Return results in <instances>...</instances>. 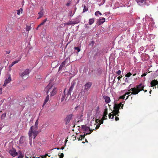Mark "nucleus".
<instances>
[{
  "mask_svg": "<svg viewBox=\"0 0 158 158\" xmlns=\"http://www.w3.org/2000/svg\"><path fill=\"white\" fill-rule=\"evenodd\" d=\"M45 91L48 94L50 93V96H53L56 93V88L53 87V85L51 83H49L45 88Z\"/></svg>",
  "mask_w": 158,
  "mask_h": 158,
  "instance_id": "f03ea898",
  "label": "nucleus"
},
{
  "mask_svg": "<svg viewBox=\"0 0 158 158\" xmlns=\"http://www.w3.org/2000/svg\"><path fill=\"white\" fill-rule=\"evenodd\" d=\"M20 59H21V58H20V59L19 60H17L13 62L14 63V64H15L17 63L20 60Z\"/></svg>",
  "mask_w": 158,
  "mask_h": 158,
  "instance_id": "58836bf2",
  "label": "nucleus"
},
{
  "mask_svg": "<svg viewBox=\"0 0 158 158\" xmlns=\"http://www.w3.org/2000/svg\"><path fill=\"white\" fill-rule=\"evenodd\" d=\"M85 135L84 134V135H81V136L79 137L77 139H78V140H82V139H84L85 137Z\"/></svg>",
  "mask_w": 158,
  "mask_h": 158,
  "instance_id": "aec40b11",
  "label": "nucleus"
},
{
  "mask_svg": "<svg viewBox=\"0 0 158 158\" xmlns=\"http://www.w3.org/2000/svg\"><path fill=\"white\" fill-rule=\"evenodd\" d=\"M125 94H124V95H123V96H121L120 98H121V99H124L125 98Z\"/></svg>",
  "mask_w": 158,
  "mask_h": 158,
  "instance_id": "a18cd8bd",
  "label": "nucleus"
},
{
  "mask_svg": "<svg viewBox=\"0 0 158 158\" xmlns=\"http://www.w3.org/2000/svg\"><path fill=\"white\" fill-rule=\"evenodd\" d=\"M19 155L18 156V158H22L23 157V154H22L20 151H19Z\"/></svg>",
  "mask_w": 158,
  "mask_h": 158,
  "instance_id": "b1692460",
  "label": "nucleus"
},
{
  "mask_svg": "<svg viewBox=\"0 0 158 158\" xmlns=\"http://www.w3.org/2000/svg\"><path fill=\"white\" fill-rule=\"evenodd\" d=\"M42 25H41V23H40V24H39V25L38 26V27H37V29H38V27H40L41 26H42Z\"/></svg>",
  "mask_w": 158,
  "mask_h": 158,
  "instance_id": "6e6d98bb",
  "label": "nucleus"
},
{
  "mask_svg": "<svg viewBox=\"0 0 158 158\" xmlns=\"http://www.w3.org/2000/svg\"><path fill=\"white\" fill-rule=\"evenodd\" d=\"M77 107H78V106H76V107L75 108V109H77Z\"/></svg>",
  "mask_w": 158,
  "mask_h": 158,
  "instance_id": "774afa93",
  "label": "nucleus"
},
{
  "mask_svg": "<svg viewBox=\"0 0 158 158\" xmlns=\"http://www.w3.org/2000/svg\"><path fill=\"white\" fill-rule=\"evenodd\" d=\"M74 49L77 51L78 52H79L81 51L80 48L78 47H75Z\"/></svg>",
  "mask_w": 158,
  "mask_h": 158,
  "instance_id": "f704fd0d",
  "label": "nucleus"
},
{
  "mask_svg": "<svg viewBox=\"0 0 158 158\" xmlns=\"http://www.w3.org/2000/svg\"><path fill=\"white\" fill-rule=\"evenodd\" d=\"M67 60V59H66L60 65L63 67L65 65V64L66 63Z\"/></svg>",
  "mask_w": 158,
  "mask_h": 158,
  "instance_id": "393cba45",
  "label": "nucleus"
},
{
  "mask_svg": "<svg viewBox=\"0 0 158 158\" xmlns=\"http://www.w3.org/2000/svg\"><path fill=\"white\" fill-rule=\"evenodd\" d=\"M2 93V89L1 88H0V94H1Z\"/></svg>",
  "mask_w": 158,
  "mask_h": 158,
  "instance_id": "3c124183",
  "label": "nucleus"
},
{
  "mask_svg": "<svg viewBox=\"0 0 158 158\" xmlns=\"http://www.w3.org/2000/svg\"><path fill=\"white\" fill-rule=\"evenodd\" d=\"M6 116V113L3 114L1 116V118L2 119H4V118H5V117Z\"/></svg>",
  "mask_w": 158,
  "mask_h": 158,
  "instance_id": "a878e982",
  "label": "nucleus"
},
{
  "mask_svg": "<svg viewBox=\"0 0 158 158\" xmlns=\"http://www.w3.org/2000/svg\"><path fill=\"white\" fill-rule=\"evenodd\" d=\"M9 153L10 155L13 157H15L18 155V153L16 152V150L14 148L10 150Z\"/></svg>",
  "mask_w": 158,
  "mask_h": 158,
  "instance_id": "1a4fd4ad",
  "label": "nucleus"
},
{
  "mask_svg": "<svg viewBox=\"0 0 158 158\" xmlns=\"http://www.w3.org/2000/svg\"><path fill=\"white\" fill-rule=\"evenodd\" d=\"M143 91H144L145 92H146L147 91V90H144Z\"/></svg>",
  "mask_w": 158,
  "mask_h": 158,
  "instance_id": "338daca9",
  "label": "nucleus"
},
{
  "mask_svg": "<svg viewBox=\"0 0 158 158\" xmlns=\"http://www.w3.org/2000/svg\"><path fill=\"white\" fill-rule=\"evenodd\" d=\"M122 77V76H119V77H118V81L120 80V79Z\"/></svg>",
  "mask_w": 158,
  "mask_h": 158,
  "instance_id": "c03bdc74",
  "label": "nucleus"
},
{
  "mask_svg": "<svg viewBox=\"0 0 158 158\" xmlns=\"http://www.w3.org/2000/svg\"><path fill=\"white\" fill-rule=\"evenodd\" d=\"M100 125V124H97L96 126L95 129H98Z\"/></svg>",
  "mask_w": 158,
  "mask_h": 158,
  "instance_id": "ea45409f",
  "label": "nucleus"
},
{
  "mask_svg": "<svg viewBox=\"0 0 158 158\" xmlns=\"http://www.w3.org/2000/svg\"><path fill=\"white\" fill-rule=\"evenodd\" d=\"M38 120H37L35 123V125L31 126L30 128V130L28 132L29 139H32V134H33L34 139L38 134V131L37 130L38 129L37 125L38 124Z\"/></svg>",
  "mask_w": 158,
  "mask_h": 158,
  "instance_id": "f257e3e1",
  "label": "nucleus"
},
{
  "mask_svg": "<svg viewBox=\"0 0 158 158\" xmlns=\"http://www.w3.org/2000/svg\"><path fill=\"white\" fill-rule=\"evenodd\" d=\"M99 120L98 119H97L96 120V122L97 123L98 122H99Z\"/></svg>",
  "mask_w": 158,
  "mask_h": 158,
  "instance_id": "8fccbe9b",
  "label": "nucleus"
},
{
  "mask_svg": "<svg viewBox=\"0 0 158 158\" xmlns=\"http://www.w3.org/2000/svg\"><path fill=\"white\" fill-rule=\"evenodd\" d=\"M38 14L39 15V16L37 18V19H39L40 18H41V17H42L43 15V12L42 11V10H41L38 13Z\"/></svg>",
  "mask_w": 158,
  "mask_h": 158,
  "instance_id": "dca6fc26",
  "label": "nucleus"
},
{
  "mask_svg": "<svg viewBox=\"0 0 158 158\" xmlns=\"http://www.w3.org/2000/svg\"><path fill=\"white\" fill-rule=\"evenodd\" d=\"M54 149H57V150L60 149L59 148H53L51 150H54Z\"/></svg>",
  "mask_w": 158,
  "mask_h": 158,
  "instance_id": "603ef678",
  "label": "nucleus"
},
{
  "mask_svg": "<svg viewBox=\"0 0 158 158\" xmlns=\"http://www.w3.org/2000/svg\"><path fill=\"white\" fill-rule=\"evenodd\" d=\"M17 14L18 15H20V13H22L23 11V9L21 8L19 10H17Z\"/></svg>",
  "mask_w": 158,
  "mask_h": 158,
  "instance_id": "412c9836",
  "label": "nucleus"
},
{
  "mask_svg": "<svg viewBox=\"0 0 158 158\" xmlns=\"http://www.w3.org/2000/svg\"><path fill=\"white\" fill-rule=\"evenodd\" d=\"M29 69H27L23 72L20 73L19 76L23 78V79H27L28 77V74L29 73Z\"/></svg>",
  "mask_w": 158,
  "mask_h": 158,
  "instance_id": "423d86ee",
  "label": "nucleus"
},
{
  "mask_svg": "<svg viewBox=\"0 0 158 158\" xmlns=\"http://www.w3.org/2000/svg\"><path fill=\"white\" fill-rule=\"evenodd\" d=\"M22 139V138H20V140H19V141H20V142L21 141V139Z\"/></svg>",
  "mask_w": 158,
  "mask_h": 158,
  "instance_id": "69168bd1",
  "label": "nucleus"
},
{
  "mask_svg": "<svg viewBox=\"0 0 158 158\" xmlns=\"http://www.w3.org/2000/svg\"><path fill=\"white\" fill-rule=\"evenodd\" d=\"M49 96L48 95L46 97V99H45V101H44V104H45L46 102H47L49 100Z\"/></svg>",
  "mask_w": 158,
  "mask_h": 158,
  "instance_id": "6ab92c4d",
  "label": "nucleus"
},
{
  "mask_svg": "<svg viewBox=\"0 0 158 158\" xmlns=\"http://www.w3.org/2000/svg\"><path fill=\"white\" fill-rule=\"evenodd\" d=\"M105 21V19L104 18H102L101 19H100L99 21V23L100 24H102Z\"/></svg>",
  "mask_w": 158,
  "mask_h": 158,
  "instance_id": "f3484780",
  "label": "nucleus"
},
{
  "mask_svg": "<svg viewBox=\"0 0 158 158\" xmlns=\"http://www.w3.org/2000/svg\"><path fill=\"white\" fill-rule=\"evenodd\" d=\"M30 139V140H31V141H30V144L31 145V140H32V139Z\"/></svg>",
  "mask_w": 158,
  "mask_h": 158,
  "instance_id": "e2e57ef3",
  "label": "nucleus"
},
{
  "mask_svg": "<svg viewBox=\"0 0 158 158\" xmlns=\"http://www.w3.org/2000/svg\"><path fill=\"white\" fill-rule=\"evenodd\" d=\"M108 109L107 108H106L104 111V112H103V115H107L108 114Z\"/></svg>",
  "mask_w": 158,
  "mask_h": 158,
  "instance_id": "5701e85b",
  "label": "nucleus"
},
{
  "mask_svg": "<svg viewBox=\"0 0 158 158\" xmlns=\"http://www.w3.org/2000/svg\"><path fill=\"white\" fill-rule=\"evenodd\" d=\"M149 73V72H147L146 73H143V74L141 75V77H143L144 76H146L147 75V73Z\"/></svg>",
  "mask_w": 158,
  "mask_h": 158,
  "instance_id": "37998d69",
  "label": "nucleus"
},
{
  "mask_svg": "<svg viewBox=\"0 0 158 158\" xmlns=\"http://www.w3.org/2000/svg\"><path fill=\"white\" fill-rule=\"evenodd\" d=\"M10 52V51H7L6 52V54H9Z\"/></svg>",
  "mask_w": 158,
  "mask_h": 158,
  "instance_id": "864d4df0",
  "label": "nucleus"
},
{
  "mask_svg": "<svg viewBox=\"0 0 158 158\" xmlns=\"http://www.w3.org/2000/svg\"><path fill=\"white\" fill-rule=\"evenodd\" d=\"M63 67L60 65L59 68V70H61L62 69Z\"/></svg>",
  "mask_w": 158,
  "mask_h": 158,
  "instance_id": "09e8293b",
  "label": "nucleus"
},
{
  "mask_svg": "<svg viewBox=\"0 0 158 158\" xmlns=\"http://www.w3.org/2000/svg\"><path fill=\"white\" fill-rule=\"evenodd\" d=\"M123 106V104H122V102H120L119 104H114V110L112 112V113H115L117 114H118V113H119L120 112L119 111V110L120 109L121 107V108L122 109Z\"/></svg>",
  "mask_w": 158,
  "mask_h": 158,
  "instance_id": "20e7f679",
  "label": "nucleus"
},
{
  "mask_svg": "<svg viewBox=\"0 0 158 158\" xmlns=\"http://www.w3.org/2000/svg\"><path fill=\"white\" fill-rule=\"evenodd\" d=\"M102 118L104 119V120L106 119H107V115H104L103 114Z\"/></svg>",
  "mask_w": 158,
  "mask_h": 158,
  "instance_id": "4c0bfd02",
  "label": "nucleus"
},
{
  "mask_svg": "<svg viewBox=\"0 0 158 158\" xmlns=\"http://www.w3.org/2000/svg\"><path fill=\"white\" fill-rule=\"evenodd\" d=\"M11 80V77H10V75L8 77V79H6L5 80V81L3 85L4 86H6V85L10 82V81Z\"/></svg>",
  "mask_w": 158,
  "mask_h": 158,
  "instance_id": "4468645a",
  "label": "nucleus"
},
{
  "mask_svg": "<svg viewBox=\"0 0 158 158\" xmlns=\"http://www.w3.org/2000/svg\"><path fill=\"white\" fill-rule=\"evenodd\" d=\"M113 113V114L112 116V118H114V116H116L117 115V116H119V113H118V114H117L115 113Z\"/></svg>",
  "mask_w": 158,
  "mask_h": 158,
  "instance_id": "7c9ffc66",
  "label": "nucleus"
},
{
  "mask_svg": "<svg viewBox=\"0 0 158 158\" xmlns=\"http://www.w3.org/2000/svg\"><path fill=\"white\" fill-rule=\"evenodd\" d=\"M115 120L116 121H117L118 120H119V118L118 117L116 116L115 117Z\"/></svg>",
  "mask_w": 158,
  "mask_h": 158,
  "instance_id": "49530a36",
  "label": "nucleus"
},
{
  "mask_svg": "<svg viewBox=\"0 0 158 158\" xmlns=\"http://www.w3.org/2000/svg\"><path fill=\"white\" fill-rule=\"evenodd\" d=\"M31 27L30 26H27L26 27V30L28 32L30 30Z\"/></svg>",
  "mask_w": 158,
  "mask_h": 158,
  "instance_id": "72a5a7b5",
  "label": "nucleus"
},
{
  "mask_svg": "<svg viewBox=\"0 0 158 158\" xmlns=\"http://www.w3.org/2000/svg\"><path fill=\"white\" fill-rule=\"evenodd\" d=\"M60 154V153H59V154H58V155L60 156V158H63V157H64V154L63 153H60V155H59Z\"/></svg>",
  "mask_w": 158,
  "mask_h": 158,
  "instance_id": "c9c22d12",
  "label": "nucleus"
},
{
  "mask_svg": "<svg viewBox=\"0 0 158 158\" xmlns=\"http://www.w3.org/2000/svg\"><path fill=\"white\" fill-rule=\"evenodd\" d=\"M76 84V83L75 82H72L71 84V85L67 93V96H71V94L72 91L74 86Z\"/></svg>",
  "mask_w": 158,
  "mask_h": 158,
  "instance_id": "6e6552de",
  "label": "nucleus"
},
{
  "mask_svg": "<svg viewBox=\"0 0 158 158\" xmlns=\"http://www.w3.org/2000/svg\"><path fill=\"white\" fill-rule=\"evenodd\" d=\"M113 114L112 113V112L110 113L109 114V118L110 119H112L113 118H112V116Z\"/></svg>",
  "mask_w": 158,
  "mask_h": 158,
  "instance_id": "c85d7f7f",
  "label": "nucleus"
},
{
  "mask_svg": "<svg viewBox=\"0 0 158 158\" xmlns=\"http://www.w3.org/2000/svg\"><path fill=\"white\" fill-rule=\"evenodd\" d=\"M67 6H69V5H70V3H67L66 5Z\"/></svg>",
  "mask_w": 158,
  "mask_h": 158,
  "instance_id": "bf43d9fd",
  "label": "nucleus"
},
{
  "mask_svg": "<svg viewBox=\"0 0 158 158\" xmlns=\"http://www.w3.org/2000/svg\"><path fill=\"white\" fill-rule=\"evenodd\" d=\"M77 23L75 21H69L66 23H64V25H66L67 26L70 25H74L76 23Z\"/></svg>",
  "mask_w": 158,
  "mask_h": 158,
  "instance_id": "2eb2a0df",
  "label": "nucleus"
},
{
  "mask_svg": "<svg viewBox=\"0 0 158 158\" xmlns=\"http://www.w3.org/2000/svg\"><path fill=\"white\" fill-rule=\"evenodd\" d=\"M144 86L142 85V83L140 84L139 85L136 86V88L138 90H140V91L142 90H144L143 88Z\"/></svg>",
  "mask_w": 158,
  "mask_h": 158,
  "instance_id": "ddd939ff",
  "label": "nucleus"
},
{
  "mask_svg": "<svg viewBox=\"0 0 158 158\" xmlns=\"http://www.w3.org/2000/svg\"><path fill=\"white\" fill-rule=\"evenodd\" d=\"M92 83L90 82H88L86 83L83 86L84 89H82L80 94L81 95L84 96L85 94L87 95L89 94L88 91L92 85Z\"/></svg>",
  "mask_w": 158,
  "mask_h": 158,
  "instance_id": "7ed1b4c3",
  "label": "nucleus"
},
{
  "mask_svg": "<svg viewBox=\"0 0 158 158\" xmlns=\"http://www.w3.org/2000/svg\"><path fill=\"white\" fill-rule=\"evenodd\" d=\"M45 156V155L42 156H41L42 158H45L46 157V156Z\"/></svg>",
  "mask_w": 158,
  "mask_h": 158,
  "instance_id": "5fc2aeb1",
  "label": "nucleus"
},
{
  "mask_svg": "<svg viewBox=\"0 0 158 158\" xmlns=\"http://www.w3.org/2000/svg\"><path fill=\"white\" fill-rule=\"evenodd\" d=\"M88 10V7L86 6H85V5L84 6V9H83V12H86V11H87Z\"/></svg>",
  "mask_w": 158,
  "mask_h": 158,
  "instance_id": "4be33fe9",
  "label": "nucleus"
},
{
  "mask_svg": "<svg viewBox=\"0 0 158 158\" xmlns=\"http://www.w3.org/2000/svg\"><path fill=\"white\" fill-rule=\"evenodd\" d=\"M82 128L85 131L84 133L85 135L90 134L93 131L94 129H91L89 127L85 125H83L81 126Z\"/></svg>",
  "mask_w": 158,
  "mask_h": 158,
  "instance_id": "39448f33",
  "label": "nucleus"
},
{
  "mask_svg": "<svg viewBox=\"0 0 158 158\" xmlns=\"http://www.w3.org/2000/svg\"><path fill=\"white\" fill-rule=\"evenodd\" d=\"M69 15L70 16L72 17V16H73V15L74 14V13H73L72 11H70L69 12Z\"/></svg>",
  "mask_w": 158,
  "mask_h": 158,
  "instance_id": "e433bc0d",
  "label": "nucleus"
},
{
  "mask_svg": "<svg viewBox=\"0 0 158 158\" xmlns=\"http://www.w3.org/2000/svg\"><path fill=\"white\" fill-rule=\"evenodd\" d=\"M131 96V95H128L127 96V98H126V99H127L128 97H129V96Z\"/></svg>",
  "mask_w": 158,
  "mask_h": 158,
  "instance_id": "052dcab7",
  "label": "nucleus"
},
{
  "mask_svg": "<svg viewBox=\"0 0 158 158\" xmlns=\"http://www.w3.org/2000/svg\"><path fill=\"white\" fill-rule=\"evenodd\" d=\"M121 71L120 70H118L116 72V74L118 75H119L121 74Z\"/></svg>",
  "mask_w": 158,
  "mask_h": 158,
  "instance_id": "79ce46f5",
  "label": "nucleus"
},
{
  "mask_svg": "<svg viewBox=\"0 0 158 158\" xmlns=\"http://www.w3.org/2000/svg\"><path fill=\"white\" fill-rule=\"evenodd\" d=\"M15 64H14V63L12 62L11 63V64L10 65V67H12V66H13Z\"/></svg>",
  "mask_w": 158,
  "mask_h": 158,
  "instance_id": "de8ad7c7",
  "label": "nucleus"
},
{
  "mask_svg": "<svg viewBox=\"0 0 158 158\" xmlns=\"http://www.w3.org/2000/svg\"><path fill=\"white\" fill-rule=\"evenodd\" d=\"M103 98L105 100V102L107 103H109L110 102V98L107 96L104 95Z\"/></svg>",
  "mask_w": 158,
  "mask_h": 158,
  "instance_id": "f8f14e48",
  "label": "nucleus"
},
{
  "mask_svg": "<svg viewBox=\"0 0 158 158\" xmlns=\"http://www.w3.org/2000/svg\"><path fill=\"white\" fill-rule=\"evenodd\" d=\"M131 90L132 91L131 94H137L140 91V90H138L136 87L132 88Z\"/></svg>",
  "mask_w": 158,
  "mask_h": 158,
  "instance_id": "9d476101",
  "label": "nucleus"
},
{
  "mask_svg": "<svg viewBox=\"0 0 158 158\" xmlns=\"http://www.w3.org/2000/svg\"><path fill=\"white\" fill-rule=\"evenodd\" d=\"M73 115V114H70L67 115L64 121L66 125H68L71 119H72Z\"/></svg>",
  "mask_w": 158,
  "mask_h": 158,
  "instance_id": "0eeeda50",
  "label": "nucleus"
},
{
  "mask_svg": "<svg viewBox=\"0 0 158 158\" xmlns=\"http://www.w3.org/2000/svg\"><path fill=\"white\" fill-rule=\"evenodd\" d=\"M47 19H44L43 21L41 23V25H44L45 23L47 21Z\"/></svg>",
  "mask_w": 158,
  "mask_h": 158,
  "instance_id": "2f4dec72",
  "label": "nucleus"
},
{
  "mask_svg": "<svg viewBox=\"0 0 158 158\" xmlns=\"http://www.w3.org/2000/svg\"><path fill=\"white\" fill-rule=\"evenodd\" d=\"M131 90V89L129 90V92L125 93V95H129L131 93V92L130 91Z\"/></svg>",
  "mask_w": 158,
  "mask_h": 158,
  "instance_id": "a19ab883",
  "label": "nucleus"
},
{
  "mask_svg": "<svg viewBox=\"0 0 158 158\" xmlns=\"http://www.w3.org/2000/svg\"><path fill=\"white\" fill-rule=\"evenodd\" d=\"M132 74L131 73L129 72L126 74L125 76L126 77H129L132 75Z\"/></svg>",
  "mask_w": 158,
  "mask_h": 158,
  "instance_id": "bb28decb",
  "label": "nucleus"
},
{
  "mask_svg": "<svg viewBox=\"0 0 158 158\" xmlns=\"http://www.w3.org/2000/svg\"><path fill=\"white\" fill-rule=\"evenodd\" d=\"M99 14L100 15H102V14L100 12L98 11H96L95 13V15L96 16H98V15Z\"/></svg>",
  "mask_w": 158,
  "mask_h": 158,
  "instance_id": "cd10ccee",
  "label": "nucleus"
},
{
  "mask_svg": "<svg viewBox=\"0 0 158 158\" xmlns=\"http://www.w3.org/2000/svg\"><path fill=\"white\" fill-rule=\"evenodd\" d=\"M136 75V73H133V76H135Z\"/></svg>",
  "mask_w": 158,
  "mask_h": 158,
  "instance_id": "680f3d73",
  "label": "nucleus"
},
{
  "mask_svg": "<svg viewBox=\"0 0 158 158\" xmlns=\"http://www.w3.org/2000/svg\"><path fill=\"white\" fill-rule=\"evenodd\" d=\"M137 4L140 5L141 6L145 4L146 1V0H135Z\"/></svg>",
  "mask_w": 158,
  "mask_h": 158,
  "instance_id": "9b49d317",
  "label": "nucleus"
},
{
  "mask_svg": "<svg viewBox=\"0 0 158 158\" xmlns=\"http://www.w3.org/2000/svg\"><path fill=\"white\" fill-rule=\"evenodd\" d=\"M65 94L64 93V95H63L62 96V98H61V102H62L64 101V100L65 99Z\"/></svg>",
  "mask_w": 158,
  "mask_h": 158,
  "instance_id": "c756f323",
  "label": "nucleus"
},
{
  "mask_svg": "<svg viewBox=\"0 0 158 158\" xmlns=\"http://www.w3.org/2000/svg\"><path fill=\"white\" fill-rule=\"evenodd\" d=\"M64 147H62L61 148H60V149L63 150L64 149Z\"/></svg>",
  "mask_w": 158,
  "mask_h": 158,
  "instance_id": "13d9d810",
  "label": "nucleus"
},
{
  "mask_svg": "<svg viewBox=\"0 0 158 158\" xmlns=\"http://www.w3.org/2000/svg\"><path fill=\"white\" fill-rule=\"evenodd\" d=\"M104 120V119H102H102L100 120H99V123L98 124H102L103 123V120Z\"/></svg>",
  "mask_w": 158,
  "mask_h": 158,
  "instance_id": "473e14b6",
  "label": "nucleus"
},
{
  "mask_svg": "<svg viewBox=\"0 0 158 158\" xmlns=\"http://www.w3.org/2000/svg\"><path fill=\"white\" fill-rule=\"evenodd\" d=\"M94 20L93 18V19H89V25H91L93 23H94Z\"/></svg>",
  "mask_w": 158,
  "mask_h": 158,
  "instance_id": "a211bd4d",
  "label": "nucleus"
},
{
  "mask_svg": "<svg viewBox=\"0 0 158 158\" xmlns=\"http://www.w3.org/2000/svg\"><path fill=\"white\" fill-rule=\"evenodd\" d=\"M45 156H46V157L47 156H48L49 157H50V156H51L50 155V156H48V154H47V153H46V154H45Z\"/></svg>",
  "mask_w": 158,
  "mask_h": 158,
  "instance_id": "4d7b16f0",
  "label": "nucleus"
},
{
  "mask_svg": "<svg viewBox=\"0 0 158 158\" xmlns=\"http://www.w3.org/2000/svg\"><path fill=\"white\" fill-rule=\"evenodd\" d=\"M85 140L86 142L88 143V142L87 140V139H85Z\"/></svg>",
  "mask_w": 158,
  "mask_h": 158,
  "instance_id": "0e129e2a",
  "label": "nucleus"
}]
</instances>
